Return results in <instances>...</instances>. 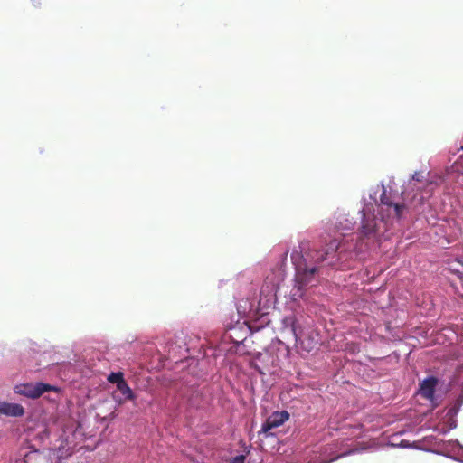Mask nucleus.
Here are the masks:
<instances>
[{"instance_id": "ddd939ff", "label": "nucleus", "mask_w": 463, "mask_h": 463, "mask_svg": "<svg viewBox=\"0 0 463 463\" xmlns=\"http://www.w3.org/2000/svg\"><path fill=\"white\" fill-rule=\"evenodd\" d=\"M412 179L417 182H422L423 176L421 173H415L412 176Z\"/></svg>"}, {"instance_id": "9d476101", "label": "nucleus", "mask_w": 463, "mask_h": 463, "mask_svg": "<svg viewBox=\"0 0 463 463\" xmlns=\"http://www.w3.org/2000/svg\"><path fill=\"white\" fill-rule=\"evenodd\" d=\"M108 381L111 383H116L117 387L121 384V383H124L126 380L124 379V374L121 372L118 373H111L108 376Z\"/></svg>"}, {"instance_id": "1a4fd4ad", "label": "nucleus", "mask_w": 463, "mask_h": 463, "mask_svg": "<svg viewBox=\"0 0 463 463\" xmlns=\"http://www.w3.org/2000/svg\"><path fill=\"white\" fill-rule=\"evenodd\" d=\"M329 256V251H325L324 249L322 250H314L310 253V261H313L315 264H319L326 260L327 257Z\"/></svg>"}, {"instance_id": "f03ea898", "label": "nucleus", "mask_w": 463, "mask_h": 463, "mask_svg": "<svg viewBox=\"0 0 463 463\" xmlns=\"http://www.w3.org/2000/svg\"><path fill=\"white\" fill-rule=\"evenodd\" d=\"M379 214L387 221H399L405 210L407 209L404 203H400L392 198L391 193H388L383 188V193L380 196V204L378 205Z\"/></svg>"}, {"instance_id": "20e7f679", "label": "nucleus", "mask_w": 463, "mask_h": 463, "mask_svg": "<svg viewBox=\"0 0 463 463\" xmlns=\"http://www.w3.org/2000/svg\"><path fill=\"white\" fill-rule=\"evenodd\" d=\"M58 388L56 386L51 385L49 383H21L16 384L14 387V392L16 394L25 396L30 399H38L44 392L54 391L58 392Z\"/></svg>"}, {"instance_id": "f8f14e48", "label": "nucleus", "mask_w": 463, "mask_h": 463, "mask_svg": "<svg viewBox=\"0 0 463 463\" xmlns=\"http://www.w3.org/2000/svg\"><path fill=\"white\" fill-rule=\"evenodd\" d=\"M245 456L244 455H239L234 458H232L230 461V463H244L245 461Z\"/></svg>"}, {"instance_id": "f257e3e1", "label": "nucleus", "mask_w": 463, "mask_h": 463, "mask_svg": "<svg viewBox=\"0 0 463 463\" xmlns=\"http://www.w3.org/2000/svg\"><path fill=\"white\" fill-rule=\"evenodd\" d=\"M362 221L359 228V240L365 241L367 246H375L381 240V237L389 230V225L393 221L378 220L374 213L371 212L369 207L364 208L362 211Z\"/></svg>"}, {"instance_id": "0eeeda50", "label": "nucleus", "mask_w": 463, "mask_h": 463, "mask_svg": "<svg viewBox=\"0 0 463 463\" xmlns=\"http://www.w3.org/2000/svg\"><path fill=\"white\" fill-rule=\"evenodd\" d=\"M437 383H438V381L433 376L428 377L427 379H425L420 384V392L421 396L430 401H432L434 398V393H435V389H436Z\"/></svg>"}, {"instance_id": "423d86ee", "label": "nucleus", "mask_w": 463, "mask_h": 463, "mask_svg": "<svg viewBox=\"0 0 463 463\" xmlns=\"http://www.w3.org/2000/svg\"><path fill=\"white\" fill-rule=\"evenodd\" d=\"M0 414L10 417H22L24 414V408L19 403L0 402Z\"/></svg>"}, {"instance_id": "39448f33", "label": "nucleus", "mask_w": 463, "mask_h": 463, "mask_svg": "<svg viewBox=\"0 0 463 463\" xmlns=\"http://www.w3.org/2000/svg\"><path fill=\"white\" fill-rule=\"evenodd\" d=\"M289 418L288 411H276L272 413L262 426L264 432L269 431L270 430L281 426Z\"/></svg>"}, {"instance_id": "9b49d317", "label": "nucleus", "mask_w": 463, "mask_h": 463, "mask_svg": "<svg viewBox=\"0 0 463 463\" xmlns=\"http://www.w3.org/2000/svg\"><path fill=\"white\" fill-rule=\"evenodd\" d=\"M340 247V242L337 239L332 240L327 245L326 248L324 249L325 251H329V255L334 254Z\"/></svg>"}, {"instance_id": "7ed1b4c3", "label": "nucleus", "mask_w": 463, "mask_h": 463, "mask_svg": "<svg viewBox=\"0 0 463 463\" xmlns=\"http://www.w3.org/2000/svg\"><path fill=\"white\" fill-rule=\"evenodd\" d=\"M317 266L298 267L296 269L295 284L292 289L293 295L301 298L307 287L314 285L317 282V275L318 273Z\"/></svg>"}, {"instance_id": "6e6552de", "label": "nucleus", "mask_w": 463, "mask_h": 463, "mask_svg": "<svg viewBox=\"0 0 463 463\" xmlns=\"http://www.w3.org/2000/svg\"><path fill=\"white\" fill-rule=\"evenodd\" d=\"M117 389L122 393V395L125 397L124 399L117 400V402L121 405L126 401H133L135 400L136 396L132 391V389L129 387L128 383L125 381L124 383H121L120 385L117 387Z\"/></svg>"}, {"instance_id": "4468645a", "label": "nucleus", "mask_w": 463, "mask_h": 463, "mask_svg": "<svg viewBox=\"0 0 463 463\" xmlns=\"http://www.w3.org/2000/svg\"><path fill=\"white\" fill-rule=\"evenodd\" d=\"M292 331H293V334L295 335L296 341H298V334H297V331H296V328H295L294 325H292Z\"/></svg>"}]
</instances>
